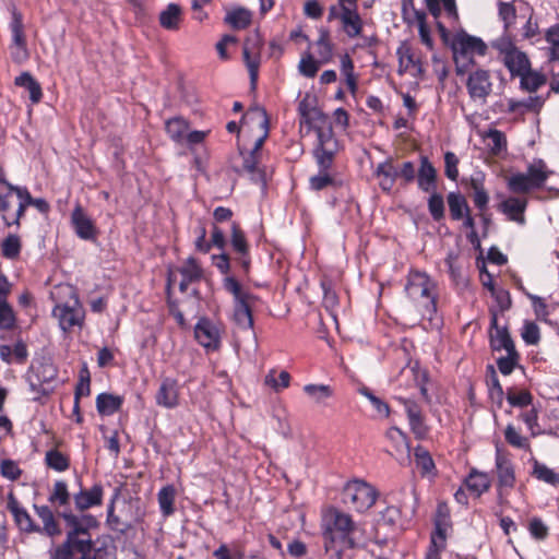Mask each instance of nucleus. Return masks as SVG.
I'll list each match as a JSON object with an SVG mask.
<instances>
[{
	"label": "nucleus",
	"instance_id": "obj_1",
	"mask_svg": "<svg viewBox=\"0 0 559 559\" xmlns=\"http://www.w3.org/2000/svg\"><path fill=\"white\" fill-rule=\"evenodd\" d=\"M270 134V118L264 107L254 105L247 109V176L260 193H264L273 173L269 154L262 145Z\"/></svg>",
	"mask_w": 559,
	"mask_h": 559
},
{
	"label": "nucleus",
	"instance_id": "obj_2",
	"mask_svg": "<svg viewBox=\"0 0 559 559\" xmlns=\"http://www.w3.org/2000/svg\"><path fill=\"white\" fill-rule=\"evenodd\" d=\"M320 530L326 554H335L341 559L344 550L361 547L366 544L365 530L346 513L335 507L321 511Z\"/></svg>",
	"mask_w": 559,
	"mask_h": 559
},
{
	"label": "nucleus",
	"instance_id": "obj_3",
	"mask_svg": "<svg viewBox=\"0 0 559 559\" xmlns=\"http://www.w3.org/2000/svg\"><path fill=\"white\" fill-rule=\"evenodd\" d=\"M405 293L421 316L431 319L437 311V282L426 272L412 270L407 275Z\"/></svg>",
	"mask_w": 559,
	"mask_h": 559
},
{
	"label": "nucleus",
	"instance_id": "obj_4",
	"mask_svg": "<svg viewBox=\"0 0 559 559\" xmlns=\"http://www.w3.org/2000/svg\"><path fill=\"white\" fill-rule=\"evenodd\" d=\"M312 126L317 134V143L313 148L317 164L319 168H330L338 151V141L334 136L326 116H320L319 121Z\"/></svg>",
	"mask_w": 559,
	"mask_h": 559
},
{
	"label": "nucleus",
	"instance_id": "obj_5",
	"mask_svg": "<svg viewBox=\"0 0 559 559\" xmlns=\"http://www.w3.org/2000/svg\"><path fill=\"white\" fill-rule=\"evenodd\" d=\"M451 49L457 72L461 73L463 67L473 63L475 56L486 55L487 45L480 37L469 35L465 31H459L451 39Z\"/></svg>",
	"mask_w": 559,
	"mask_h": 559
},
{
	"label": "nucleus",
	"instance_id": "obj_6",
	"mask_svg": "<svg viewBox=\"0 0 559 559\" xmlns=\"http://www.w3.org/2000/svg\"><path fill=\"white\" fill-rule=\"evenodd\" d=\"M378 496V490L371 484L358 478L348 480L342 491L343 502L359 513L368 511Z\"/></svg>",
	"mask_w": 559,
	"mask_h": 559
},
{
	"label": "nucleus",
	"instance_id": "obj_7",
	"mask_svg": "<svg viewBox=\"0 0 559 559\" xmlns=\"http://www.w3.org/2000/svg\"><path fill=\"white\" fill-rule=\"evenodd\" d=\"M497 496L500 501H503L509 492L515 487L516 474L515 466L510 454L497 444L495 449V469Z\"/></svg>",
	"mask_w": 559,
	"mask_h": 559
},
{
	"label": "nucleus",
	"instance_id": "obj_8",
	"mask_svg": "<svg viewBox=\"0 0 559 559\" xmlns=\"http://www.w3.org/2000/svg\"><path fill=\"white\" fill-rule=\"evenodd\" d=\"M64 295L72 298L69 302L58 304L53 309L55 317L58 318L62 330H69L75 325H81L84 319V310L79 302L74 288L70 285L60 287Z\"/></svg>",
	"mask_w": 559,
	"mask_h": 559
},
{
	"label": "nucleus",
	"instance_id": "obj_9",
	"mask_svg": "<svg viewBox=\"0 0 559 559\" xmlns=\"http://www.w3.org/2000/svg\"><path fill=\"white\" fill-rule=\"evenodd\" d=\"M63 519L67 523L69 531L67 532V539L75 543H93L90 531L98 526V521L91 514L81 516L74 514H64Z\"/></svg>",
	"mask_w": 559,
	"mask_h": 559
},
{
	"label": "nucleus",
	"instance_id": "obj_10",
	"mask_svg": "<svg viewBox=\"0 0 559 559\" xmlns=\"http://www.w3.org/2000/svg\"><path fill=\"white\" fill-rule=\"evenodd\" d=\"M466 87L469 97L474 102H478L481 105L485 104L487 97L492 91L489 72L484 69H477L471 72L466 82Z\"/></svg>",
	"mask_w": 559,
	"mask_h": 559
},
{
	"label": "nucleus",
	"instance_id": "obj_11",
	"mask_svg": "<svg viewBox=\"0 0 559 559\" xmlns=\"http://www.w3.org/2000/svg\"><path fill=\"white\" fill-rule=\"evenodd\" d=\"M194 337L204 348L217 349L221 343L218 326L207 318H201L194 326Z\"/></svg>",
	"mask_w": 559,
	"mask_h": 559
},
{
	"label": "nucleus",
	"instance_id": "obj_12",
	"mask_svg": "<svg viewBox=\"0 0 559 559\" xmlns=\"http://www.w3.org/2000/svg\"><path fill=\"white\" fill-rule=\"evenodd\" d=\"M407 415L411 431L417 439H425L429 432V428L425 423L420 406L411 399L400 397Z\"/></svg>",
	"mask_w": 559,
	"mask_h": 559
},
{
	"label": "nucleus",
	"instance_id": "obj_13",
	"mask_svg": "<svg viewBox=\"0 0 559 559\" xmlns=\"http://www.w3.org/2000/svg\"><path fill=\"white\" fill-rule=\"evenodd\" d=\"M224 289L233 297V320L242 325L245 320V292L242 285L233 276L224 278Z\"/></svg>",
	"mask_w": 559,
	"mask_h": 559
},
{
	"label": "nucleus",
	"instance_id": "obj_14",
	"mask_svg": "<svg viewBox=\"0 0 559 559\" xmlns=\"http://www.w3.org/2000/svg\"><path fill=\"white\" fill-rule=\"evenodd\" d=\"M528 205V199L525 197L511 195L502 200L498 205V211L506 217L519 225L525 224V211Z\"/></svg>",
	"mask_w": 559,
	"mask_h": 559
},
{
	"label": "nucleus",
	"instance_id": "obj_15",
	"mask_svg": "<svg viewBox=\"0 0 559 559\" xmlns=\"http://www.w3.org/2000/svg\"><path fill=\"white\" fill-rule=\"evenodd\" d=\"M302 392L308 402L316 407L330 406V400L335 395L334 388L325 383H307L302 386Z\"/></svg>",
	"mask_w": 559,
	"mask_h": 559
},
{
	"label": "nucleus",
	"instance_id": "obj_16",
	"mask_svg": "<svg viewBox=\"0 0 559 559\" xmlns=\"http://www.w3.org/2000/svg\"><path fill=\"white\" fill-rule=\"evenodd\" d=\"M7 509L13 515L19 528L26 533L40 532V527L35 525L28 512L20 504L13 493L7 497Z\"/></svg>",
	"mask_w": 559,
	"mask_h": 559
},
{
	"label": "nucleus",
	"instance_id": "obj_17",
	"mask_svg": "<svg viewBox=\"0 0 559 559\" xmlns=\"http://www.w3.org/2000/svg\"><path fill=\"white\" fill-rule=\"evenodd\" d=\"M399 58V73H409L412 76H419L423 72L420 61L415 57L412 48L406 43L399 46L396 50Z\"/></svg>",
	"mask_w": 559,
	"mask_h": 559
},
{
	"label": "nucleus",
	"instance_id": "obj_18",
	"mask_svg": "<svg viewBox=\"0 0 559 559\" xmlns=\"http://www.w3.org/2000/svg\"><path fill=\"white\" fill-rule=\"evenodd\" d=\"M417 174L418 188L424 192L436 191L437 170L427 156H420Z\"/></svg>",
	"mask_w": 559,
	"mask_h": 559
},
{
	"label": "nucleus",
	"instance_id": "obj_19",
	"mask_svg": "<svg viewBox=\"0 0 559 559\" xmlns=\"http://www.w3.org/2000/svg\"><path fill=\"white\" fill-rule=\"evenodd\" d=\"M10 292V283L0 275V329L11 330L15 325V314L11 306L5 301Z\"/></svg>",
	"mask_w": 559,
	"mask_h": 559
},
{
	"label": "nucleus",
	"instance_id": "obj_20",
	"mask_svg": "<svg viewBox=\"0 0 559 559\" xmlns=\"http://www.w3.org/2000/svg\"><path fill=\"white\" fill-rule=\"evenodd\" d=\"M464 485L472 495L479 498L489 490L491 479L488 473L472 468L464 479Z\"/></svg>",
	"mask_w": 559,
	"mask_h": 559
},
{
	"label": "nucleus",
	"instance_id": "obj_21",
	"mask_svg": "<svg viewBox=\"0 0 559 559\" xmlns=\"http://www.w3.org/2000/svg\"><path fill=\"white\" fill-rule=\"evenodd\" d=\"M374 176L378 179L380 189L384 192H391L399 177V170L389 158L377 165Z\"/></svg>",
	"mask_w": 559,
	"mask_h": 559
},
{
	"label": "nucleus",
	"instance_id": "obj_22",
	"mask_svg": "<svg viewBox=\"0 0 559 559\" xmlns=\"http://www.w3.org/2000/svg\"><path fill=\"white\" fill-rule=\"evenodd\" d=\"M4 182H7L4 179H0V214L8 226L19 225L22 214H19V207L12 211L9 199L14 191H11Z\"/></svg>",
	"mask_w": 559,
	"mask_h": 559
},
{
	"label": "nucleus",
	"instance_id": "obj_23",
	"mask_svg": "<svg viewBox=\"0 0 559 559\" xmlns=\"http://www.w3.org/2000/svg\"><path fill=\"white\" fill-rule=\"evenodd\" d=\"M340 20L342 23V28L344 33L349 37L354 38L361 34L362 31V20L357 12V9L350 8L341 11Z\"/></svg>",
	"mask_w": 559,
	"mask_h": 559
},
{
	"label": "nucleus",
	"instance_id": "obj_24",
	"mask_svg": "<svg viewBox=\"0 0 559 559\" xmlns=\"http://www.w3.org/2000/svg\"><path fill=\"white\" fill-rule=\"evenodd\" d=\"M72 224L75 233L82 239H93L96 230L91 218L83 212L81 206H76L72 212Z\"/></svg>",
	"mask_w": 559,
	"mask_h": 559
},
{
	"label": "nucleus",
	"instance_id": "obj_25",
	"mask_svg": "<svg viewBox=\"0 0 559 559\" xmlns=\"http://www.w3.org/2000/svg\"><path fill=\"white\" fill-rule=\"evenodd\" d=\"M156 403L166 408L178 405V386L171 379H165L156 393Z\"/></svg>",
	"mask_w": 559,
	"mask_h": 559
},
{
	"label": "nucleus",
	"instance_id": "obj_26",
	"mask_svg": "<svg viewBox=\"0 0 559 559\" xmlns=\"http://www.w3.org/2000/svg\"><path fill=\"white\" fill-rule=\"evenodd\" d=\"M11 191H15L19 198V214L24 215L25 209L28 205L35 206L40 212H47L49 209L48 203L44 199H34L26 188L15 187L9 182H4Z\"/></svg>",
	"mask_w": 559,
	"mask_h": 559
},
{
	"label": "nucleus",
	"instance_id": "obj_27",
	"mask_svg": "<svg viewBox=\"0 0 559 559\" xmlns=\"http://www.w3.org/2000/svg\"><path fill=\"white\" fill-rule=\"evenodd\" d=\"M159 24L164 29L178 31L182 21V9L177 3H169L160 11Z\"/></svg>",
	"mask_w": 559,
	"mask_h": 559
},
{
	"label": "nucleus",
	"instance_id": "obj_28",
	"mask_svg": "<svg viewBox=\"0 0 559 559\" xmlns=\"http://www.w3.org/2000/svg\"><path fill=\"white\" fill-rule=\"evenodd\" d=\"M531 475L539 481H543L551 487H559V473L554 468L547 466L545 463L532 459Z\"/></svg>",
	"mask_w": 559,
	"mask_h": 559
},
{
	"label": "nucleus",
	"instance_id": "obj_29",
	"mask_svg": "<svg viewBox=\"0 0 559 559\" xmlns=\"http://www.w3.org/2000/svg\"><path fill=\"white\" fill-rule=\"evenodd\" d=\"M486 146L495 156H502L507 153L508 142L506 134L498 129H489L483 135Z\"/></svg>",
	"mask_w": 559,
	"mask_h": 559
},
{
	"label": "nucleus",
	"instance_id": "obj_30",
	"mask_svg": "<svg viewBox=\"0 0 559 559\" xmlns=\"http://www.w3.org/2000/svg\"><path fill=\"white\" fill-rule=\"evenodd\" d=\"M103 499V488L93 486L90 490H82L74 496L75 507L83 511L94 506H99Z\"/></svg>",
	"mask_w": 559,
	"mask_h": 559
},
{
	"label": "nucleus",
	"instance_id": "obj_31",
	"mask_svg": "<svg viewBox=\"0 0 559 559\" xmlns=\"http://www.w3.org/2000/svg\"><path fill=\"white\" fill-rule=\"evenodd\" d=\"M450 528V510L445 503H439L435 518V528L430 537H443L447 540Z\"/></svg>",
	"mask_w": 559,
	"mask_h": 559
},
{
	"label": "nucleus",
	"instance_id": "obj_32",
	"mask_svg": "<svg viewBox=\"0 0 559 559\" xmlns=\"http://www.w3.org/2000/svg\"><path fill=\"white\" fill-rule=\"evenodd\" d=\"M551 174L552 171L548 169L546 163L540 158L534 159L526 169V175L536 189L542 188Z\"/></svg>",
	"mask_w": 559,
	"mask_h": 559
},
{
	"label": "nucleus",
	"instance_id": "obj_33",
	"mask_svg": "<svg viewBox=\"0 0 559 559\" xmlns=\"http://www.w3.org/2000/svg\"><path fill=\"white\" fill-rule=\"evenodd\" d=\"M502 61L513 76L522 74L524 71L530 70L531 67L527 56L519 49L506 57Z\"/></svg>",
	"mask_w": 559,
	"mask_h": 559
},
{
	"label": "nucleus",
	"instance_id": "obj_34",
	"mask_svg": "<svg viewBox=\"0 0 559 559\" xmlns=\"http://www.w3.org/2000/svg\"><path fill=\"white\" fill-rule=\"evenodd\" d=\"M36 514L43 521V530L50 537H55L61 534V530L59 524L56 522L51 510L47 506H35L34 507Z\"/></svg>",
	"mask_w": 559,
	"mask_h": 559
},
{
	"label": "nucleus",
	"instance_id": "obj_35",
	"mask_svg": "<svg viewBox=\"0 0 559 559\" xmlns=\"http://www.w3.org/2000/svg\"><path fill=\"white\" fill-rule=\"evenodd\" d=\"M292 377L286 370H282L278 374L275 368L267 371L264 377V385L272 391L280 393L290 385Z\"/></svg>",
	"mask_w": 559,
	"mask_h": 559
},
{
	"label": "nucleus",
	"instance_id": "obj_36",
	"mask_svg": "<svg viewBox=\"0 0 559 559\" xmlns=\"http://www.w3.org/2000/svg\"><path fill=\"white\" fill-rule=\"evenodd\" d=\"M386 439L393 445L396 454L409 457V443L406 435L397 427H390L385 432Z\"/></svg>",
	"mask_w": 559,
	"mask_h": 559
},
{
	"label": "nucleus",
	"instance_id": "obj_37",
	"mask_svg": "<svg viewBox=\"0 0 559 559\" xmlns=\"http://www.w3.org/2000/svg\"><path fill=\"white\" fill-rule=\"evenodd\" d=\"M416 466L420 469L423 476H436V465L432 456L424 447H416L414 450Z\"/></svg>",
	"mask_w": 559,
	"mask_h": 559
},
{
	"label": "nucleus",
	"instance_id": "obj_38",
	"mask_svg": "<svg viewBox=\"0 0 559 559\" xmlns=\"http://www.w3.org/2000/svg\"><path fill=\"white\" fill-rule=\"evenodd\" d=\"M182 281L179 284L180 290L185 292L188 285L195 282L202 276V269L193 258L187 259L183 265L180 267Z\"/></svg>",
	"mask_w": 559,
	"mask_h": 559
},
{
	"label": "nucleus",
	"instance_id": "obj_39",
	"mask_svg": "<svg viewBox=\"0 0 559 559\" xmlns=\"http://www.w3.org/2000/svg\"><path fill=\"white\" fill-rule=\"evenodd\" d=\"M320 63H328L333 57V44L330 39V33L325 28H320L319 37L314 43Z\"/></svg>",
	"mask_w": 559,
	"mask_h": 559
},
{
	"label": "nucleus",
	"instance_id": "obj_40",
	"mask_svg": "<svg viewBox=\"0 0 559 559\" xmlns=\"http://www.w3.org/2000/svg\"><path fill=\"white\" fill-rule=\"evenodd\" d=\"M177 491L173 485L163 487L157 493V500L162 514L167 518L175 512V499Z\"/></svg>",
	"mask_w": 559,
	"mask_h": 559
},
{
	"label": "nucleus",
	"instance_id": "obj_41",
	"mask_svg": "<svg viewBox=\"0 0 559 559\" xmlns=\"http://www.w3.org/2000/svg\"><path fill=\"white\" fill-rule=\"evenodd\" d=\"M122 404V397L114 394L102 393L96 399V407L100 415L109 416L116 413Z\"/></svg>",
	"mask_w": 559,
	"mask_h": 559
},
{
	"label": "nucleus",
	"instance_id": "obj_42",
	"mask_svg": "<svg viewBox=\"0 0 559 559\" xmlns=\"http://www.w3.org/2000/svg\"><path fill=\"white\" fill-rule=\"evenodd\" d=\"M341 74L344 76L345 84L349 92L355 95L358 90L357 75L354 71V63L349 55L345 53L340 60Z\"/></svg>",
	"mask_w": 559,
	"mask_h": 559
},
{
	"label": "nucleus",
	"instance_id": "obj_43",
	"mask_svg": "<svg viewBox=\"0 0 559 559\" xmlns=\"http://www.w3.org/2000/svg\"><path fill=\"white\" fill-rule=\"evenodd\" d=\"M507 187L513 193H527L536 189L526 173L512 174L507 179Z\"/></svg>",
	"mask_w": 559,
	"mask_h": 559
},
{
	"label": "nucleus",
	"instance_id": "obj_44",
	"mask_svg": "<svg viewBox=\"0 0 559 559\" xmlns=\"http://www.w3.org/2000/svg\"><path fill=\"white\" fill-rule=\"evenodd\" d=\"M490 345L493 350L504 349L506 352H510L515 348L506 328H496V331H490Z\"/></svg>",
	"mask_w": 559,
	"mask_h": 559
},
{
	"label": "nucleus",
	"instance_id": "obj_45",
	"mask_svg": "<svg viewBox=\"0 0 559 559\" xmlns=\"http://www.w3.org/2000/svg\"><path fill=\"white\" fill-rule=\"evenodd\" d=\"M448 204L451 217L454 221H460L463 216L469 212L466 200L459 192H450L448 194Z\"/></svg>",
	"mask_w": 559,
	"mask_h": 559
},
{
	"label": "nucleus",
	"instance_id": "obj_46",
	"mask_svg": "<svg viewBox=\"0 0 559 559\" xmlns=\"http://www.w3.org/2000/svg\"><path fill=\"white\" fill-rule=\"evenodd\" d=\"M15 84L17 86H23L28 91L29 98L34 104L38 103L41 99V87L28 72H24L21 75L16 76Z\"/></svg>",
	"mask_w": 559,
	"mask_h": 559
},
{
	"label": "nucleus",
	"instance_id": "obj_47",
	"mask_svg": "<svg viewBox=\"0 0 559 559\" xmlns=\"http://www.w3.org/2000/svg\"><path fill=\"white\" fill-rule=\"evenodd\" d=\"M545 40L548 44V59L559 63V23L547 28Z\"/></svg>",
	"mask_w": 559,
	"mask_h": 559
},
{
	"label": "nucleus",
	"instance_id": "obj_48",
	"mask_svg": "<svg viewBox=\"0 0 559 559\" xmlns=\"http://www.w3.org/2000/svg\"><path fill=\"white\" fill-rule=\"evenodd\" d=\"M188 131L189 126L181 118H173L166 122V132L177 143H181L185 140Z\"/></svg>",
	"mask_w": 559,
	"mask_h": 559
},
{
	"label": "nucleus",
	"instance_id": "obj_49",
	"mask_svg": "<svg viewBox=\"0 0 559 559\" xmlns=\"http://www.w3.org/2000/svg\"><path fill=\"white\" fill-rule=\"evenodd\" d=\"M504 439L509 445L522 449L530 450L531 443L527 437L522 436L521 432L512 425H507L504 429Z\"/></svg>",
	"mask_w": 559,
	"mask_h": 559
},
{
	"label": "nucleus",
	"instance_id": "obj_50",
	"mask_svg": "<svg viewBox=\"0 0 559 559\" xmlns=\"http://www.w3.org/2000/svg\"><path fill=\"white\" fill-rule=\"evenodd\" d=\"M358 392L370 402L379 416L384 418L390 416L391 409L389 404L376 396L367 386L360 388Z\"/></svg>",
	"mask_w": 559,
	"mask_h": 559
},
{
	"label": "nucleus",
	"instance_id": "obj_51",
	"mask_svg": "<svg viewBox=\"0 0 559 559\" xmlns=\"http://www.w3.org/2000/svg\"><path fill=\"white\" fill-rule=\"evenodd\" d=\"M518 76L521 79V86L527 92H535L545 83L544 75L538 72H534L531 69L524 71Z\"/></svg>",
	"mask_w": 559,
	"mask_h": 559
},
{
	"label": "nucleus",
	"instance_id": "obj_52",
	"mask_svg": "<svg viewBox=\"0 0 559 559\" xmlns=\"http://www.w3.org/2000/svg\"><path fill=\"white\" fill-rule=\"evenodd\" d=\"M445 264L448 266V271L450 274V277L455 284H463L465 283V276L463 273V266L459 262V258L454 252H449L445 258Z\"/></svg>",
	"mask_w": 559,
	"mask_h": 559
},
{
	"label": "nucleus",
	"instance_id": "obj_53",
	"mask_svg": "<svg viewBox=\"0 0 559 559\" xmlns=\"http://www.w3.org/2000/svg\"><path fill=\"white\" fill-rule=\"evenodd\" d=\"M12 33V46H26V39L23 32L22 15L16 11L12 13V22L10 24Z\"/></svg>",
	"mask_w": 559,
	"mask_h": 559
},
{
	"label": "nucleus",
	"instance_id": "obj_54",
	"mask_svg": "<svg viewBox=\"0 0 559 559\" xmlns=\"http://www.w3.org/2000/svg\"><path fill=\"white\" fill-rule=\"evenodd\" d=\"M430 197L428 198V211L431 217L439 222L444 217V200L440 193L436 191L429 192Z\"/></svg>",
	"mask_w": 559,
	"mask_h": 559
},
{
	"label": "nucleus",
	"instance_id": "obj_55",
	"mask_svg": "<svg viewBox=\"0 0 559 559\" xmlns=\"http://www.w3.org/2000/svg\"><path fill=\"white\" fill-rule=\"evenodd\" d=\"M518 362H519V354H518L516 349L514 348L513 350L507 352L506 356L500 357L497 360V366H498L499 371L503 376H509L513 372Z\"/></svg>",
	"mask_w": 559,
	"mask_h": 559
},
{
	"label": "nucleus",
	"instance_id": "obj_56",
	"mask_svg": "<svg viewBox=\"0 0 559 559\" xmlns=\"http://www.w3.org/2000/svg\"><path fill=\"white\" fill-rule=\"evenodd\" d=\"M225 23L234 29L245 27V10L242 8H226Z\"/></svg>",
	"mask_w": 559,
	"mask_h": 559
},
{
	"label": "nucleus",
	"instance_id": "obj_57",
	"mask_svg": "<svg viewBox=\"0 0 559 559\" xmlns=\"http://www.w3.org/2000/svg\"><path fill=\"white\" fill-rule=\"evenodd\" d=\"M3 257L8 259H15L21 251V240L16 235H9L1 246Z\"/></svg>",
	"mask_w": 559,
	"mask_h": 559
},
{
	"label": "nucleus",
	"instance_id": "obj_58",
	"mask_svg": "<svg viewBox=\"0 0 559 559\" xmlns=\"http://www.w3.org/2000/svg\"><path fill=\"white\" fill-rule=\"evenodd\" d=\"M320 64L321 63L319 60H314L313 57L308 52L301 57L298 64V70L304 76L313 78L319 70Z\"/></svg>",
	"mask_w": 559,
	"mask_h": 559
},
{
	"label": "nucleus",
	"instance_id": "obj_59",
	"mask_svg": "<svg viewBox=\"0 0 559 559\" xmlns=\"http://www.w3.org/2000/svg\"><path fill=\"white\" fill-rule=\"evenodd\" d=\"M414 24H416L418 27V33H419L421 43L427 48L432 49L433 40H432L431 34H430V29L426 23V13L416 14V21L414 22Z\"/></svg>",
	"mask_w": 559,
	"mask_h": 559
},
{
	"label": "nucleus",
	"instance_id": "obj_60",
	"mask_svg": "<svg viewBox=\"0 0 559 559\" xmlns=\"http://www.w3.org/2000/svg\"><path fill=\"white\" fill-rule=\"evenodd\" d=\"M459 157L451 151L444 153V175L448 179L456 181L459 178Z\"/></svg>",
	"mask_w": 559,
	"mask_h": 559
},
{
	"label": "nucleus",
	"instance_id": "obj_61",
	"mask_svg": "<svg viewBox=\"0 0 559 559\" xmlns=\"http://www.w3.org/2000/svg\"><path fill=\"white\" fill-rule=\"evenodd\" d=\"M75 543L66 540L50 550L51 559H73Z\"/></svg>",
	"mask_w": 559,
	"mask_h": 559
},
{
	"label": "nucleus",
	"instance_id": "obj_62",
	"mask_svg": "<svg viewBox=\"0 0 559 559\" xmlns=\"http://www.w3.org/2000/svg\"><path fill=\"white\" fill-rule=\"evenodd\" d=\"M491 46L499 52L502 60L518 49L515 47L513 40L509 36H506V35L495 39L491 43Z\"/></svg>",
	"mask_w": 559,
	"mask_h": 559
},
{
	"label": "nucleus",
	"instance_id": "obj_63",
	"mask_svg": "<svg viewBox=\"0 0 559 559\" xmlns=\"http://www.w3.org/2000/svg\"><path fill=\"white\" fill-rule=\"evenodd\" d=\"M298 111L302 121L307 124H314L319 121L320 116H324L316 108H310L306 99L299 103Z\"/></svg>",
	"mask_w": 559,
	"mask_h": 559
},
{
	"label": "nucleus",
	"instance_id": "obj_64",
	"mask_svg": "<svg viewBox=\"0 0 559 559\" xmlns=\"http://www.w3.org/2000/svg\"><path fill=\"white\" fill-rule=\"evenodd\" d=\"M447 547V540L443 537H430L425 559H441V554Z\"/></svg>",
	"mask_w": 559,
	"mask_h": 559
}]
</instances>
